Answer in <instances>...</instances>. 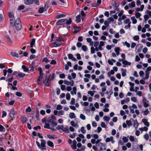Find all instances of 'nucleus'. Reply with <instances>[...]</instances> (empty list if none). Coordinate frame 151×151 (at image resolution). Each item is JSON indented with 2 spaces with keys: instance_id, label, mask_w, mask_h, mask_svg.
<instances>
[{
  "instance_id": "nucleus-48",
  "label": "nucleus",
  "mask_w": 151,
  "mask_h": 151,
  "mask_svg": "<svg viewBox=\"0 0 151 151\" xmlns=\"http://www.w3.org/2000/svg\"><path fill=\"white\" fill-rule=\"evenodd\" d=\"M63 131L66 133H68L69 132V129L68 127H63Z\"/></svg>"
},
{
  "instance_id": "nucleus-17",
  "label": "nucleus",
  "mask_w": 151,
  "mask_h": 151,
  "mask_svg": "<svg viewBox=\"0 0 151 151\" xmlns=\"http://www.w3.org/2000/svg\"><path fill=\"white\" fill-rule=\"evenodd\" d=\"M130 86V88L129 89V90L131 91H134V83H132L131 82H129V83Z\"/></svg>"
},
{
  "instance_id": "nucleus-62",
  "label": "nucleus",
  "mask_w": 151,
  "mask_h": 151,
  "mask_svg": "<svg viewBox=\"0 0 151 151\" xmlns=\"http://www.w3.org/2000/svg\"><path fill=\"white\" fill-rule=\"evenodd\" d=\"M16 95L17 96L21 97L22 95V94L21 93L19 92H16Z\"/></svg>"
},
{
  "instance_id": "nucleus-63",
  "label": "nucleus",
  "mask_w": 151,
  "mask_h": 151,
  "mask_svg": "<svg viewBox=\"0 0 151 151\" xmlns=\"http://www.w3.org/2000/svg\"><path fill=\"white\" fill-rule=\"evenodd\" d=\"M63 107L62 106L60 105H57L56 107V109L57 110H61L62 109Z\"/></svg>"
},
{
  "instance_id": "nucleus-25",
  "label": "nucleus",
  "mask_w": 151,
  "mask_h": 151,
  "mask_svg": "<svg viewBox=\"0 0 151 151\" xmlns=\"http://www.w3.org/2000/svg\"><path fill=\"white\" fill-rule=\"evenodd\" d=\"M76 86H74L73 88V91H71L70 93L71 95H73L74 94H76Z\"/></svg>"
},
{
  "instance_id": "nucleus-64",
  "label": "nucleus",
  "mask_w": 151,
  "mask_h": 151,
  "mask_svg": "<svg viewBox=\"0 0 151 151\" xmlns=\"http://www.w3.org/2000/svg\"><path fill=\"white\" fill-rule=\"evenodd\" d=\"M85 149V147L83 146L80 149H77V150L78 151H84Z\"/></svg>"
},
{
  "instance_id": "nucleus-10",
  "label": "nucleus",
  "mask_w": 151,
  "mask_h": 151,
  "mask_svg": "<svg viewBox=\"0 0 151 151\" xmlns=\"http://www.w3.org/2000/svg\"><path fill=\"white\" fill-rule=\"evenodd\" d=\"M91 137H93L94 139H92L91 140V142L93 144H94L96 142V139H97L99 138V136L97 134H95L93 135H91Z\"/></svg>"
},
{
  "instance_id": "nucleus-7",
  "label": "nucleus",
  "mask_w": 151,
  "mask_h": 151,
  "mask_svg": "<svg viewBox=\"0 0 151 151\" xmlns=\"http://www.w3.org/2000/svg\"><path fill=\"white\" fill-rule=\"evenodd\" d=\"M40 76L37 79V82L39 85H41L42 84V81L43 78V73L42 71L40 72Z\"/></svg>"
},
{
  "instance_id": "nucleus-56",
  "label": "nucleus",
  "mask_w": 151,
  "mask_h": 151,
  "mask_svg": "<svg viewBox=\"0 0 151 151\" xmlns=\"http://www.w3.org/2000/svg\"><path fill=\"white\" fill-rule=\"evenodd\" d=\"M64 126L63 125H59L56 127V129L58 130L61 129L63 130Z\"/></svg>"
},
{
  "instance_id": "nucleus-15",
  "label": "nucleus",
  "mask_w": 151,
  "mask_h": 151,
  "mask_svg": "<svg viewBox=\"0 0 151 151\" xmlns=\"http://www.w3.org/2000/svg\"><path fill=\"white\" fill-rule=\"evenodd\" d=\"M6 38L8 44L9 45H11L12 43V41L9 36L8 35H6Z\"/></svg>"
},
{
  "instance_id": "nucleus-5",
  "label": "nucleus",
  "mask_w": 151,
  "mask_h": 151,
  "mask_svg": "<svg viewBox=\"0 0 151 151\" xmlns=\"http://www.w3.org/2000/svg\"><path fill=\"white\" fill-rule=\"evenodd\" d=\"M56 41L52 42L54 46L55 47L60 46L61 45V41H63L60 37H58L56 39Z\"/></svg>"
},
{
  "instance_id": "nucleus-26",
  "label": "nucleus",
  "mask_w": 151,
  "mask_h": 151,
  "mask_svg": "<svg viewBox=\"0 0 151 151\" xmlns=\"http://www.w3.org/2000/svg\"><path fill=\"white\" fill-rule=\"evenodd\" d=\"M65 19V24L69 25L71 24L72 20L71 18H70L69 20H67L66 19Z\"/></svg>"
},
{
  "instance_id": "nucleus-61",
  "label": "nucleus",
  "mask_w": 151,
  "mask_h": 151,
  "mask_svg": "<svg viewBox=\"0 0 151 151\" xmlns=\"http://www.w3.org/2000/svg\"><path fill=\"white\" fill-rule=\"evenodd\" d=\"M107 20L109 22V23H110L111 22H114V20L112 17H110Z\"/></svg>"
},
{
  "instance_id": "nucleus-31",
  "label": "nucleus",
  "mask_w": 151,
  "mask_h": 151,
  "mask_svg": "<svg viewBox=\"0 0 151 151\" xmlns=\"http://www.w3.org/2000/svg\"><path fill=\"white\" fill-rule=\"evenodd\" d=\"M122 71V76L123 77H124L126 75V69H124L123 68H122L121 69Z\"/></svg>"
},
{
  "instance_id": "nucleus-53",
  "label": "nucleus",
  "mask_w": 151,
  "mask_h": 151,
  "mask_svg": "<svg viewBox=\"0 0 151 151\" xmlns=\"http://www.w3.org/2000/svg\"><path fill=\"white\" fill-rule=\"evenodd\" d=\"M81 132L83 134H85L86 132V131L85 130L84 127H81Z\"/></svg>"
},
{
  "instance_id": "nucleus-42",
  "label": "nucleus",
  "mask_w": 151,
  "mask_h": 151,
  "mask_svg": "<svg viewBox=\"0 0 151 151\" xmlns=\"http://www.w3.org/2000/svg\"><path fill=\"white\" fill-rule=\"evenodd\" d=\"M139 129L140 131H147L148 130V128L146 127H144L143 128H140Z\"/></svg>"
},
{
  "instance_id": "nucleus-24",
  "label": "nucleus",
  "mask_w": 151,
  "mask_h": 151,
  "mask_svg": "<svg viewBox=\"0 0 151 151\" xmlns=\"http://www.w3.org/2000/svg\"><path fill=\"white\" fill-rule=\"evenodd\" d=\"M66 15L64 14L58 13L56 15L55 18L57 19H58L60 18L64 17Z\"/></svg>"
},
{
  "instance_id": "nucleus-34",
  "label": "nucleus",
  "mask_w": 151,
  "mask_h": 151,
  "mask_svg": "<svg viewBox=\"0 0 151 151\" xmlns=\"http://www.w3.org/2000/svg\"><path fill=\"white\" fill-rule=\"evenodd\" d=\"M119 50L120 49L119 47H116L114 48V50L117 55H119Z\"/></svg>"
},
{
  "instance_id": "nucleus-41",
  "label": "nucleus",
  "mask_w": 151,
  "mask_h": 151,
  "mask_svg": "<svg viewBox=\"0 0 151 151\" xmlns=\"http://www.w3.org/2000/svg\"><path fill=\"white\" fill-rule=\"evenodd\" d=\"M39 113L38 111H37L35 113V116L37 120L38 121L40 120L39 118Z\"/></svg>"
},
{
  "instance_id": "nucleus-12",
  "label": "nucleus",
  "mask_w": 151,
  "mask_h": 151,
  "mask_svg": "<svg viewBox=\"0 0 151 151\" xmlns=\"http://www.w3.org/2000/svg\"><path fill=\"white\" fill-rule=\"evenodd\" d=\"M142 102L144 104V106L145 107L147 108L148 107L149 105L148 104L149 101H147L146 98H144L142 99Z\"/></svg>"
},
{
  "instance_id": "nucleus-1",
  "label": "nucleus",
  "mask_w": 151,
  "mask_h": 151,
  "mask_svg": "<svg viewBox=\"0 0 151 151\" xmlns=\"http://www.w3.org/2000/svg\"><path fill=\"white\" fill-rule=\"evenodd\" d=\"M92 148L94 150L97 151L104 150L106 149L105 144L102 143L96 144V146L93 145Z\"/></svg>"
},
{
  "instance_id": "nucleus-4",
  "label": "nucleus",
  "mask_w": 151,
  "mask_h": 151,
  "mask_svg": "<svg viewBox=\"0 0 151 151\" xmlns=\"http://www.w3.org/2000/svg\"><path fill=\"white\" fill-rule=\"evenodd\" d=\"M15 26L16 29L17 30H20L22 28V25L19 18H18L16 19L14 26Z\"/></svg>"
},
{
  "instance_id": "nucleus-46",
  "label": "nucleus",
  "mask_w": 151,
  "mask_h": 151,
  "mask_svg": "<svg viewBox=\"0 0 151 151\" xmlns=\"http://www.w3.org/2000/svg\"><path fill=\"white\" fill-rule=\"evenodd\" d=\"M143 115L145 116H146L148 114L149 111L148 109H146V110L143 111Z\"/></svg>"
},
{
  "instance_id": "nucleus-23",
  "label": "nucleus",
  "mask_w": 151,
  "mask_h": 151,
  "mask_svg": "<svg viewBox=\"0 0 151 151\" xmlns=\"http://www.w3.org/2000/svg\"><path fill=\"white\" fill-rule=\"evenodd\" d=\"M22 53H19V54L16 53L15 52H12L11 53L12 55V56L15 57L16 58H18L20 57V55L21 54H22Z\"/></svg>"
},
{
  "instance_id": "nucleus-44",
  "label": "nucleus",
  "mask_w": 151,
  "mask_h": 151,
  "mask_svg": "<svg viewBox=\"0 0 151 151\" xmlns=\"http://www.w3.org/2000/svg\"><path fill=\"white\" fill-rule=\"evenodd\" d=\"M81 14L82 17L81 18L82 20L83 21L84 19V18L83 17H85L86 15L83 11H81Z\"/></svg>"
},
{
  "instance_id": "nucleus-29",
  "label": "nucleus",
  "mask_w": 151,
  "mask_h": 151,
  "mask_svg": "<svg viewBox=\"0 0 151 151\" xmlns=\"http://www.w3.org/2000/svg\"><path fill=\"white\" fill-rule=\"evenodd\" d=\"M47 137L50 139H53L57 138V136L55 135L47 134Z\"/></svg>"
},
{
  "instance_id": "nucleus-8",
  "label": "nucleus",
  "mask_w": 151,
  "mask_h": 151,
  "mask_svg": "<svg viewBox=\"0 0 151 151\" xmlns=\"http://www.w3.org/2000/svg\"><path fill=\"white\" fill-rule=\"evenodd\" d=\"M41 143L40 145V148L42 151H43L44 150H46V142L45 140L44 139H41Z\"/></svg>"
},
{
  "instance_id": "nucleus-59",
  "label": "nucleus",
  "mask_w": 151,
  "mask_h": 151,
  "mask_svg": "<svg viewBox=\"0 0 151 151\" xmlns=\"http://www.w3.org/2000/svg\"><path fill=\"white\" fill-rule=\"evenodd\" d=\"M27 119L26 117L24 116L21 118V121L23 123H25L27 121Z\"/></svg>"
},
{
  "instance_id": "nucleus-28",
  "label": "nucleus",
  "mask_w": 151,
  "mask_h": 151,
  "mask_svg": "<svg viewBox=\"0 0 151 151\" xmlns=\"http://www.w3.org/2000/svg\"><path fill=\"white\" fill-rule=\"evenodd\" d=\"M47 144L50 147H54V145L53 143L50 140H48L47 141Z\"/></svg>"
},
{
  "instance_id": "nucleus-43",
  "label": "nucleus",
  "mask_w": 151,
  "mask_h": 151,
  "mask_svg": "<svg viewBox=\"0 0 151 151\" xmlns=\"http://www.w3.org/2000/svg\"><path fill=\"white\" fill-rule=\"evenodd\" d=\"M131 20L132 21V23L133 24H135L137 22V20L135 19V17H132L131 18Z\"/></svg>"
},
{
  "instance_id": "nucleus-30",
  "label": "nucleus",
  "mask_w": 151,
  "mask_h": 151,
  "mask_svg": "<svg viewBox=\"0 0 151 151\" xmlns=\"http://www.w3.org/2000/svg\"><path fill=\"white\" fill-rule=\"evenodd\" d=\"M35 38H33L32 39L30 43V45L31 47H32L33 45L35 44Z\"/></svg>"
},
{
  "instance_id": "nucleus-33",
  "label": "nucleus",
  "mask_w": 151,
  "mask_h": 151,
  "mask_svg": "<svg viewBox=\"0 0 151 151\" xmlns=\"http://www.w3.org/2000/svg\"><path fill=\"white\" fill-rule=\"evenodd\" d=\"M131 120H132V121H134V120L133 119H131L130 120H127L126 121L127 124L129 126H131L132 125Z\"/></svg>"
},
{
  "instance_id": "nucleus-22",
  "label": "nucleus",
  "mask_w": 151,
  "mask_h": 151,
  "mask_svg": "<svg viewBox=\"0 0 151 151\" xmlns=\"http://www.w3.org/2000/svg\"><path fill=\"white\" fill-rule=\"evenodd\" d=\"M68 58L69 59H71L72 60L74 61H76V59L73 57V55L71 54H69L68 55Z\"/></svg>"
},
{
  "instance_id": "nucleus-57",
  "label": "nucleus",
  "mask_w": 151,
  "mask_h": 151,
  "mask_svg": "<svg viewBox=\"0 0 151 151\" xmlns=\"http://www.w3.org/2000/svg\"><path fill=\"white\" fill-rule=\"evenodd\" d=\"M130 27H131V24H130V23L129 24H128L127 25H126L125 26L124 28L125 29H129Z\"/></svg>"
},
{
  "instance_id": "nucleus-11",
  "label": "nucleus",
  "mask_w": 151,
  "mask_h": 151,
  "mask_svg": "<svg viewBox=\"0 0 151 151\" xmlns=\"http://www.w3.org/2000/svg\"><path fill=\"white\" fill-rule=\"evenodd\" d=\"M65 19H61L57 21L56 23L57 25H61L65 24Z\"/></svg>"
},
{
  "instance_id": "nucleus-55",
  "label": "nucleus",
  "mask_w": 151,
  "mask_h": 151,
  "mask_svg": "<svg viewBox=\"0 0 151 151\" xmlns=\"http://www.w3.org/2000/svg\"><path fill=\"white\" fill-rule=\"evenodd\" d=\"M149 74L150 73L145 72V75L144 78V79H147L149 78Z\"/></svg>"
},
{
  "instance_id": "nucleus-27",
  "label": "nucleus",
  "mask_w": 151,
  "mask_h": 151,
  "mask_svg": "<svg viewBox=\"0 0 151 151\" xmlns=\"http://www.w3.org/2000/svg\"><path fill=\"white\" fill-rule=\"evenodd\" d=\"M76 21L77 23H79L81 21V16L80 14L77 15L76 17Z\"/></svg>"
},
{
  "instance_id": "nucleus-38",
  "label": "nucleus",
  "mask_w": 151,
  "mask_h": 151,
  "mask_svg": "<svg viewBox=\"0 0 151 151\" xmlns=\"http://www.w3.org/2000/svg\"><path fill=\"white\" fill-rule=\"evenodd\" d=\"M34 65L33 63H32L30 65V69L29 70V71L33 72L34 70Z\"/></svg>"
},
{
  "instance_id": "nucleus-2",
  "label": "nucleus",
  "mask_w": 151,
  "mask_h": 151,
  "mask_svg": "<svg viewBox=\"0 0 151 151\" xmlns=\"http://www.w3.org/2000/svg\"><path fill=\"white\" fill-rule=\"evenodd\" d=\"M51 75L49 74V77L48 78L47 77V75L46 76L45 78L46 79L44 81H42V83H43L44 84L47 86H49V82L53 80L55 78V74L54 73H52V76L51 77Z\"/></svg>"
},
{
  "instance_id": "nucleus-49",
  "label": "nucleus",
  "mask_w": 151,
  "mask_h": 151,
  "mask_svg": "<svg viewBox=\"0 0 151 151\" xmlns=\"http://www.w3.org/2000/svg\"><path fill=\"white\" fill-rule=\"evenodd\" d=\"M5 128L2 125L0 124V132H4L5 131Z\"/></svg>"
},
{
  "instance_id": "nucleus-36",
  "label": "nucleus",
  "mask_w": 151,
  "mask_h": 151,
  "mask_svg": "<svg viewBox=\"0 0 151 151\" xmlns=\"http://www.w3.org/2000/svg\"><path fill=\"white\" fill-rule=\"evenodd\" d=\"M71 125L73 127H78V124H76L74 121H72L70 122Z\"/></svg>"
},
{
  "instance_id": "nucleus-52",
  "label": "nucleus",
  "mask_w": 151,
  "mask_h": 151,
  "mask_svg": "<svg viewBox=\"0 0 151 151\" xmlns=\"http://www.w3.org/2000/svg\"><path fill=\"white\" fill-rule=\"evenodd\" d=\"M139 38V35H136L134 36L133 37V40L135 41H138Z\"/></svg>"
},
{
  "instance_id": "nucleus-39",
  "label": "nucleus",
  "mask_w": 151,
  "mask_h": 151,
  "mask_svg": "<svg viewBox=\"0 0 151 151\" xmlns=\"http://www.w3.org/2000/svg\"><path fill=\"white\" fill-rule=\"evenodd\" d=\"M143 137L146 141H147L149 139V136L148 134L147 133L145 134L144 135Z\"/></svg>"
},
{
  "instance_id": "nucleus-20",
  "label": "nucleus",
  "mask_w": 151,
  "mask_h": 151,
  "mask_svg": "<svg viewBox=\"0 0 151 151\" xmlns=\"http://www.w3.org/2000/svg\"><path fill=\"white\" fill-rule=\"evenodd\" d=\"M15 115V112L14 109H12L11 110L9 113V116L10 117L14 118Z\"/></svg>"
},
{
  "instance_id": "nucleus-54",
  "label": "nucleus",
  "mask_w": 151,
  "mask_h": 151,
  "mask_svg": "<svg viewBox=\"0 0 151 151\" xmlns=\"http://www.w3.org/2000/svg\"><path fill=\"white\" fill-rule=\"evenodd\" d=\"M122 140L124 143H126L128 142V139L127 137H123L122 138Z\"/></svg>"
},
{
  "instance_id": "nucleus-45",
  "label": "nucleus",
  "mask_w": 151,
  "mask_h": 151,
  "mask_svg": "<svg viewBox=\"0 0 151 151\" xmlns=\"http://www.w3.org/2000/svg\"><path fill=\"white\" fill-rule=\"evenodd\" d=\"M82 50L84 52L88 50L87 46L85 45H83L82 46Z\"/></svg>"
},
{
  "instance_id": "nucleus-16",
  "label": "nucleus",
  "mask_w": 151,
  "mask_h": 151,
  "mask_svg": "<svg viewBox=\"0 0 151 151\" xmlns=\"http://www.w3.org/2000/svg\"><path fill=\"white\" fill-rule=\"evenodd\" d=\"M105 141L106 142H109L111 141V143L112 144L114 143V141L113 139V137L112 136H111L110 137L107 138Z\"/></svg>"
},
{
  "instance_id": "nucleus-60",
  "label": "nucleus",
  "mask_w": 151,
  "mask_h": 151,
  "mask_svg": "<svg viewBox=\"0 0 151 151\" xmlns=\"http://www.w3.org/2000/svg\"><path fill=\"white\" fill-rule=\"evenodd\" d=\"M129 139L132 142H134L135 140L134 137L133 136H130L129 137Z\"/></svg>"
},
{
  "instance_id": "nucleus-58",
  "label": "nucleus",
  "mask_w": 151,
  "mask_h": 151,
  "mask_svg": "<svg viewBox=\"0 0 151 151\" xmlns=\"http://www.w3.org/2000/svg\"><path fill=\"white\" fill-rule=\"evenodd\" d=\"M141 14L138 12H137L135 13V16L137 18H139L140 17V16H141Z\"/></svg>"
},
{
  "instance_id": "nucleus-21",
  "label": "nucleus",
  "mask_w": 151,
  "mask_h": 151,
  "mask_svg": "<svg viewBox=\"0 0 151 151\" xmlns=\"http://www.w3.org/2000/svg\"><path fill=\"white\" fill-rule=\"evenodd\" d=\"M142 122L147 127H149V123L147 122V119H142Z\"/></svg>"
},
{
  "instance_id": "nucleus-19",
  "label": "nucleus",
  "mask_w": 151,
  "mask_h": 151,
  "mask_svg": "<svg viewBox=\"0 0 151 151\" xmlns=\"http://www.w3.org/2000/svg\"><path fill=\"white\" fill-rule=\"evenodd\" d=\"M22 68L23 69L24 72H27L28 73H30L29 68L27 67L25 65H22Z\"/></svg>"
},
{
  "instance_id": "nucleus-40",
  "label": "nucleus",
  "mask_w": 151,
  "mask_h": 151,
  "mask_svg": "<svg viewBox=\"0 0 151 151\" xmlns=\"http://www.w3.org/2000/svg\"><path fill=\"white\" fill-rule=\"evenodd\" d=\"M50 124L47 123H45V125L44 126V127L45 128H47L48 129H50Z\"/></svg>"
},
{
  "instance_id": "nucleus-50",
  "label": "nucleus",
  "mask_w": 151,
  "mask_h": 151,
  "mask_svg": "<svg viewBox=\"0 0 151 151\" xmlns=\"http://www.w3.org/2000/svg\"><path fill=\"white\" fill-rule=\"evenodd\" d=\"M110 118L107 116H105L103 117L104 120L108 122L110 120Z\"/></svg>"
},
{
  "instance_id": "nucleus-18",
  "label": "nucleus",
  "mask_w": 151,
  "mask_h": 151,
  "mask_svg": "<svg viewBox=\"0 0 151 151\" xmlns=\"http://www.w3.org/2000/svg\"><path fill=\"white\" fill-rule=\"evenodd\" d=\"M24 2L26 5H30L33 3V0H24Z\"/></svg>"
},
{
  "instance_id": "nucleus-9",
  "label": "nucleus",
  "mask_w": 151,
  "mask_h": 151,
  "mask_svg": "<svg viewBox=\"0 0 151 151\" xmlns=\"http://www.w3.org/2000/svg\"><path fill=\"white\" fill-rule=\"evenodd\" d=\"M146 13V14L144 16V19L147 20L149 18L151 17V11L149 10H147Z\"/></svg>"
},
{
  "instance_id": "nucleus-13",
  "label": "nucleus",
  "mask_w": 151,
  "mask_h": 151,
  "mask_svg": "<svg viewBox=\"0 0 151 151\" xmlns=\"http://www.w3.org/2000/svg\"><path fill=\"white\" fill-rule=\"evenodd\" d=\"M64 83L65 84H67V85H70L71 86H73L74 85V81L72 80L70 81H68L66 80H64Z\"/></svg>"
},
{
  "instance_id": "nucleus-14",
  "label": "nucleus",
  "mask_w": 151,
  "mask_h": 151,
  "mask_svg": "<svg viewBox=\"0 0 151 151\" xmlns=\"http://www.w3.org/2000/svg\"><path fill=\"white\" fill-rule=\"evenodd\" d=\"M119 5V3H116L115 1H114L112 2V6L113 8L114 9H117Z\"/></svg>"
},
{
  "instance_id": "nucleus-47",
  "label": "nucleus",
  "mask_w": 151,
  "mask_h": 151,
  "mask_svg": "<svg viewBox=\"0 0 151 151\" xmlns=\"http://www.w3.org/2000/svg\"><path fill=\"white\" fill-rule=\"evenodd\" d=\"M124 24H129L130 23V24H131V22H130V19L127 18L124 21Z\"/></svg>"
},
{
  "instance_id": "nucleus-51",
  "label": "nucleus",
  "mask_w": 151,
  "mask_h": 151,
  "mask_svg": "<svg viewBox=\"0 0 151 151\" xmlns=\"http://www.w3.org/2000/svg\"><path fill=\"white\" fill-rule=\"evenodd\" d=\"M129 6L130 8H132L135 7V4L134 1H132L131 3L129 4Z\"/></svg>"
},
{
  "instance_id": "nucleus-35",
  "label": "nucleus",
  "mask_w": 151,
  "mask_h": 151,
  "mask_svg": "<svg viewBox=\"0 0 151 151\" xmlns=\"http://www.w3.org/2000/svg\"><path fill=\"white\" fill-rule=\"evenodd\" d=\"M18 76L20 77V78H23L25 76V74L22 73V72H18Z\"/></svg>"
},
{
  "instance_id": "nucleus-32",
  "label": "nucleus",
  "mask_w": 151,
  "mask_h": 151,
  "mask_svg": "<svg viewBox=\"0 0 151 151\" xmlns=\"http://www.w3.org/2000/svg\"><path fill=\"white\" fill-rule=\"evenodd\" d=\"M122 63L125 65H131V63L130 62H129L125 60H123Z\"/></svg>"
},
{
  "instance_id": "nucleus-3",
  "label": "nucleus",
  "mask_w": 151,
  "mask_h": 151,
  "mask_svg": "<svg viewBox=\"0 0 151 151\" xmlns=\"http://www.w3.org/2000/svg\"><path fill=\"white\" fill-rule=\"evenodd\" d=\"M56 120V117L53 115H52L50 117L48 118L47 122L52 127H55L57 125V123L55 122Z\"/></svg>"
},
{
  "instance_id": "nucleus-37",
  "label": "nucleus",
  "mask_w": 151,
  "mask_h": 151,
  "mask_svg": "<svg viewBox=\"0 0 151 151\" xmlns=\"http://www.w3.org/2000/svg\"><path fill=\"white\" fill-rule=\"evenodd\" d=\"M76 116L75 114L73 112L70 113L69 114V117L70 118L72 119L74 118Z\"/></svg>"
},
{
  "instance_id": "nucleus-6",
  "label": "nucleus",
  "mask_w": 151,
  "mask_h": 151,
  "mask_svg": "<svg viewBox=\"0 0 151 151\" xmlns=\"http://www.w3.org/2000/svg\"><path fill=\"white\" fill-rule=\"evenodd\" d=\"M9 17L10 19V25L11 27H13L14 26V14L12 12H9L8 13Z\"/></svg>"
}]
</instances>
